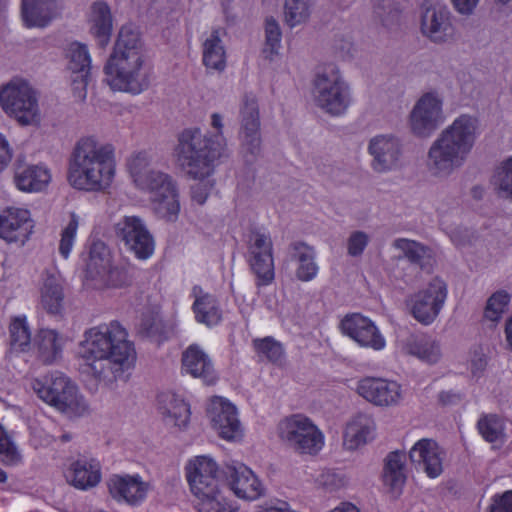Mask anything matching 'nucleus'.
<instances>
[{
    "label": "nucleus",
    "mask_w": 512,
    "mask_h": 512,
    "mask_svg": "<svg viewBox=\"0 0 512 512\" xmlns=\"http://www.w3.org/2000/svg\"><path fill=\"white\" fill-rule=\"evenodd\" d=\"M37 337L39 358L45 364L53 363L62 351V342L58 333L51 329H41Z\"/></svg>",
    "instance_id": "4c0bfd02"
},
{
    "label": "nucleus",
    "mask_w": 512,
    "mask_h": 512,
    "mask_svg": "<svg viewBox=\"0 0 512 512\" xmlns=\"http://www.w3.org/2000/svg\"><path fill=\"white\" fill-rule=\"evenodd\" d=\"M278 435L299 454L314 456L324 447L325 438L313 421L303 414H294L281 420Z\"/></svg>",
    "instance_id": "9d476101"
},
{
    "label": "nucleus",
    "mask_w": 512,
    "mask_h": 512,
    "mask_svg": "<svg viewBox=\"0 0 512 512\" xmlns=\"http://www.w3.org/2000/svg\"><path fill=\"white\" fill-rule=\"evenodd\" d=\"M140 330L150 337L164 338L165 326L158 311H148L143 314Z\"/></svg>",
    "instance_id": "de8ad7c7"
},
{
    "label": "nucleus",
    "mask_w": 512,
    "mask_h": 512,
    "mask_svg": "<svg viewBox=\"0 0 512 512\" xmlns=\"http://www.w3.org/2000/svg\"><path fill=\"white\" fill-rule=\"evenodd\" d=\"M310 13L311 0H285V22L291 28L306 22L310 17Z\"/></svg>",
    "instance_id": "79ce46f5"
},
{
    "label": "nucleus",
    "mask_w": 512,
    "mask_h": 512,
    "mask_svg": "<svg viewBox=\"0 0 512 512\" xmlns=\"http://www.w3.org/2000/svg\"><path fill=\"white\" fill-rule=\"evenodd\" d=\"M213 174H209L205 177H191L192 179L199 180V182L195 183L191 186V199L199 205H203L213 186L214 183L209 179Z\"/></svg>",
    "instance_id": "5fc2aeb1"
},
{
    "label": "nucleus",
    "mask_w": 512,
    "mask_h": 512,
    "mask_svg": "<svg viewBox=\"0 0 512 512\" xmlns=\"http://www.w3.org/2000/svg\"><path fill=\"white\" fill-rule=\"evenodd\" d=\"M104 72L113 90L137 95L149 88L153 71L146 60L140 33L135 27H121Z\"/></svg>",
    "instance_id": "f03ea898"
},
{
    "label": "nucleus",
    "mask_w": 512,
    "mask_h": 512,
    "mask_svg": "<svg viewBox=\"0 0 512 512\" xmlns=\"http://www.w3.org/2000/svg\"><path fill=\"white\" fill-rule=\"evenodd\" d=\"M392 246L401 252L404 256H423L431 253V250L428 246L407 238L395 239L392 243Z\"/></svg>",
    "instance_id": "864d4df0"
},
{
    "label": "nucleus",
    "mask_w": 512,
    "mask_h": 512,
    "mask_svg": "<svg viewBox=\"0 0 512 512\" xmlns=\"http://www.w3.org/2000/svg\"><path fill=\"white\" fill-rule=\"evenodd\" d=\"M491 184L496 194L512 201V157H508L495 168Z\"/></svg>",
    "instance_id": "58836bf2"
},
{
    "label": "nucleus",
    "mask_w": 512,
    "mask_h": 512,
    "mask_svg": "<svg viewBox=\"0 0 512 512\" xmlns=\"http://www.w3.org/2000/svg\"><path fill=\"white\" fill-rule=\"evenodd\" d=\"M292 256H312L315 251L311 246L303 242H294L291 245Z\"/></svg>",
    "instance_id": "69168bd1"
},
{
    "label": "nucleus",
    "mask_w": 512,
    "mask_h": 512,
    "mask_svg": "<svg viewBox=\"0 0 512 512\" xmlns=\"http://www.w3.org/2000/svg\"><path fill=\"white\" fill-rule=\"evenodd\" d=\"M7 481V474L6 472L0 468V485L5 484Z\"/></svg>",
    "instance_id": "774afa93"
},
{
    "label": "nucleus",
    "mask_w": 512,
    "mask_h": 512,
    "mask_svg": "<svg viewBox=\"0 0 512 512\" xmlns=\"http://www.w3.org/2000/svg\"><path fill=\"white\" fill-rule=\"evenodd\" d=\"M66 481L79 490H88L101 481V466L95 460L79 459L70 464L64 472Z\"/></svg>",
    "instance_id": "c756f323"
},
{
    "label": "nucleus",
    "mask_w": 512,
    "mask_h": 512,
    "mask_svg": "<svg viewBox=\"0 0 512 512\" xmlns=\"http://www.w3.org/2000/svg\"><path fill=\"white\" fill-rule=\"evenodd\" d=\"M203 64L207 69L216 71H223L226 67L225 50L218 30H213L203 43Z\"/></svg>",
    "instance_id": "c9c22d12"
},
{
    "label": "nucleus",
    "mask_w": 512,
    "mask_h": 512,
    "mask_svg": "<svg viewBox=\"0 0 512 512\" xmlns=\"http://www.w3.org/2000/svg\"><path fill=\"white\" fill-rule=\"evenodd\" d=\"M90 80V73H72L71 84L74 96L84 101L87 96V85Z\"/></svg>",
    "instance_id": "052dcab7"
},
{
    "label": "nucleus",
    "mask_w": 512,
    "mask_h": 512,
    "mask_svg": "<svg viewBox=\"0 0 512 512\" xmlns=\"http://www.w3.org/2000/svg\"><path fill=\"white\" fill-rule=\"evenodd\" d=\"M315 104L331 116L343 115L352 102L349 84L339 68L329 63L319 67L313 80Z\"/></svg>",
    "instance_id": "1a4fd4ad"
},
{
    "label": "nucleus",
    "mask_w": 512,
    "mask_h": 512,
    "mask_svg": "<svg viewBox=\"0 0 512 512\" xmlns=\"http://www.w3.org/2000/svg\"><path fill=\"white\" fill-rule=\"evenodd\" d=\"M409 458L417 469H421L429 478H437L443 472L445 452L433 439L418 440L409 451Z\"/></svg>",
    "instance_id": "5701e85b"
},
{
    "label": "nucleus",
    "mask_w": 512,
    "mask_h": 512,
    "mask_svg": "<svg viewBox=\"0 0 512 512\" xmlns=\"http://www.w3.org/2000/svg\"><path fill=\"white\" fill-rule=\"evenodd\" d=\"M67 59L71 73H90L91 59L86 45L71 43L67 50Z\"/></svg>",
    "instance_id": "37998d69"
},
{
    "label": "nucleus",
    "mask_w": 512,
    "mask_h": 512,
    "mask_svg": "<svg viewBox=\"0 0 512 512\" xmlns=\"http://www.w3.org/2000/svg\"><path fill=\"white\" fill-rule=\"evenodd\" d=\"M215 133H203L199 128L184 129L177 138L174 155L177 164L188 177L214 174L222 158L229 156L227 140L223 135V117L211 115Z\"/></svg>",
    "instance_id": "7ed1b4c3"
},
{
    "label": "nucleus",
    "mask_w": 512,
    "mask_h": 512,
    "mask_svg": "<svg viewBox=\"0 0 512 512\" xmlns=\"http://www.w3.org/2000/svg\"><path fill=\"white\" fill-rule=\"evenodd\" d=\"M369 242V236L363 231L353 232L348 239V253L358 256L363 253Z\"/></svg>",
    "instance_id": "bf43d9fd"
},
{
    "label": "nucleus",
    "mask_w": 512,
    "mask_h": 512,
    "mask_svg": "<svg viewBox=\"0 0 512 512\" xmlns=\"http://www.w3.org/2000/svg\"><path fill=\"white\" fill-rule=\"evenodd\" d=\"M0 105L11 117L23 125L40 121V109L35 90L24 80L13 79L0 91Z\"/></svg>",
    "instance_id": "9b49d317"
},
{
    "label": "nucleus",
    "mask_w": 512,
    "mask_h": 512,
    "mask_svg": "<svg viewBox=\"0 0 512 512\" xmlns=\"http://www.w3.org/2000/svg\"><path fill=\"white\" fill-rule=\"evenodd\" d=\"M420 30L424 37L435 44L452 40L455 28L449 9L441 3L425 1L422 5Z\"/></svg>",
    "instance_id": "dca6fc26"
},
{
    "label": "nucleus",
    "mask_w": 512,
    "mask_h": 512,
    "mask_svg": "<svg viewBox=\"0 0 512 512\" xmlns=\"http://www.w3.org/2000/svg\"><path fill=\"white\" fill-rule=\"evenodd\" d=\"M489 512H512V490L492 496Z\"/></svg>",
    "instance_id": "4d7b16f0"
},
{
    "label": "nucleus",
    "mask_w": 512,
    "mask_h": 512,
    "mask_svg": "<svg viewBox=\"0 0 512 512\" xmlns=\"http://www.w3.org/2000/svg\"><path fill=\"white\" fill-rule=\"evenodd\" d=\"M478 121L467 114L457 117L432 142L426 166L435 177H448L463 166L477 139Z\"/></svg>",
    "instance_id": "39448f33"
},
{
    "label": "nucleus",
    "mask_w": 512,
    "mask_h": 512,
    "mask_svg": "<svg viewBox=\"0 0 512 512\" xmlns=\"http://www.w3.org/2000/svg\"><path fill=\"white\" fill-rule=\"evenodd\" d=\"M443 121L442 101L433 93L421 96L409 115L410 130L419 138L430 137Z\"/></svg>",
    "instance_id": "2eb2a0df"
},
{
    "label": "nucleus",
    "mask_w": 512,
    "mask_h": 512,
    "mask_svg": "<svg viewBox=\"0 0 512 512\" xmlns=\"http://www.w3.org/2000/svg\"><path fill=\"white\" fill-rule=\"evenodd\" d=\"M31 387L40 399L70 417L83 416L89 411L76 385L60 372L33 379Z\"/></svg>",
    "instance_id": "6e6552de"
},
{
    "label": "nucleus",
    "mask_w": 512,
    "mask_h": 512,
    "mask_svg": "<svg viewBox=\"0 0 512 512\" xmlns=\"http://www.w3.org/2000/svg\"><path fill=\"white\" fill-rule=\"evenodd\" d=\"M253 345L257 353L265 356L269 361L277 362L283 355L282 346L272 337L255 339Z\"/></svg>",
    "instance_id": "603ef678"
},
{
    "label": "nucleus",
    "mask_w": 512,
    "mask_h": 512,
    "mask_svg": "<svg viewBox=\"0 0 512 512\" xmlns=\"http://www.w3.org/2000/svg\"><path fill=\"white\" fill-rule=\"evenodd\" d=\"M190 491L199 500V512H236L237 507L228 500L218 464L210 457L196 456L185 466Z\"/></svg>",
    "instance_id": "0eeeda50"
},
{
    "label": "nucleus",
    "mask_w": 512,
    "mask_h": 512,
    "mask_svg": "<svg viewBox=\"0 0 512 512\" xmlns=\"http://www.w3.org/2000/svg\"><path fill=\"white\" fill-rule=\"evenodd\" d=\"M91 32L98 40L100 47H105L112 32V15L109 6L102 1H96L91 6Z\"/></svg>",
    "instance_id": "72a5a7b5"
},
{
    "label": "nucleus",
    "mask_w": 512,
    "mask_h": 512,
    "mask_svg": "<svg viewBox=\"0 0 512 512\" xmlns=\"http://www.w3.org/2000/svg\"><path fill=\"white\" fill-rule=\"evenodd\" d=\"M505 338L510 349L512 350V315L506 321Z\"/></svg>",
    "instance_id": "338daca9"
},
{
    "label": "nucleus",
    "mask_w": 512,
    "mask_h": 512,
    "mask_svg": "<svg viewBox=\"0 0 512 512\" xmlns=\"http://www.w3.org/2000/svg\"><path fill=\"white\" fill-rule=\"evenodd\" d=\"M64 300L63 285L59 277L48 275L40 288V304L49 314H59Z\"/></svg>",
    "instance_id": "f704fd0d"
},
{
    "label": "nucleus",
    "mask_w": 512,
    "mask_h": 512,
    "mask_svg": "<svg viewBox=\"0 0 512 512\" xmlns=\"http://www.w3.org/2000/svg\"><path fill=\"white\" fill-rule=\"evenodd\" d=\"M130 276L124 265H114L111 258H88L83 271L86 289L118 288L127 285Z\"/></svg>",
    "instance_id": "ddd939ff"
},
{
    "label": "nucleus",
    "mask_w": 512,
    "mask_h": 512,
    "mask_svg": "<svg viewBox=\"0 0 512 512\" xmlns=\"http://www.w3.org/2000/svg\"><path fill=\"white\" fill-rule=\"evenodd\" d=\"M182 370L206 385H214L218 374L210 356L197 344L189 345L182 354Z\"/></svg>",
    "instance_id": "a878e982"
},
{
    "label": "nucleus",
    "mask_w": 512,
    "mask_h": 512,
    "mask_svg": "<svg viewBox=\"0 0 512 512\" xmlns=\"http://www.w3.org/2000/svg\"><path fill=\"white\" fill-rule=\"evenodd\" d=\"M240 140L247 163H253L261 153L259 106L252 96H245L240 110Z\"/></svg>",
    "instance_id": "4468645a"
},
{
    "label": "nucleus",
    "mask_w": 512,
    "mask_h": 512,
    "mask_svg": "<svg viewBox=\"0 0 512 512\" xmlns=\"http://www.w3.org/2000/svg\"><path fill=\"white\" fill-rule=\"evenodd\" d=\"M10 349L25 352L31 346V330L26 316L12 317L8 327Z\"/></svg>",
    "instance_id": "e433bc0d"
},
{
    "label": "nucleus",
    "mask_w": 512,
    "mask_h": 512,
    "mask_svg": "<svg viewBox=\"0 0 512 512\" xmlns=\"http://www.w3.org/2000/svg\"><path fill=\"white\" fill-rule=\"evenodd\" d=\"M340 327L345 335L361 346L374 350H382L385 347V339L375 324L369 318L359 313L345 316L341 321Z\"/></svg>",
    "instance_id": "4be33fe9"
},
{
    "label": "nucleus",
    "mask_w": 512,
    "mask_h": 512,
    "mask_svg": "<svg viewBox=\"0 0 512 512\" xmlns=\"http://www.w3.org/2000/svg\"><path fill=\"white\" fill-rule=\"evenodd\" d=\"M480 0H452L455 9L461 14H471Z\"/></svg>",
    "instance_id": "0e129e2a"
},
{
    "label": "nucleus",
    "mask_w": 512,
    "mask_h": 512,
    "mask_svg": "<svg viewBox=\"0 0 512 512\" xmlns=\"http://www.w3.org/2000/svg\"><path fill=\"white\" fill-rule=\"evenodd\" d=\"M252 256H273V244L269 234L253 230L249 234Z\"/></svg>",
    "instance_id": "09e8293b"
},
{
    "label": "nucleus",
    "mask_w": 512,
    "mask_h": 512,
    "mask_svg": "<svg viewBox=\"0 0 512 512\" xmlns=\"http://www.w3.org/2000/svg\"><path fill=\"white\" fill-rule=\"evenodd\" d=\"M0 461L6 466L22 463V455L6 432L0 427Z\"/></svg>",
    "instance_id": "49530a36"
},
{
    "label": "nucleus",
    "mask_w": 512,
    "mask_h": 512,
    "mask_svg": "<svg viewBox=\"0 0 512 512\" xmlns=\"http://www.w3.org/2000/svg\"><path fill=\"white\" fill-rule=\"evenodd\" d=\"M78 355L85 362L87 372L104 385L123 378L136 361L134 345L128 340L126 329L116 321L85 331Z\"/></svg>",
    "instance_id": "f257e3e1"
},
{
    "label": "nucleus",
    "mask_w": 512,
    "mask_h": 512,
    "mask_svg": "<svg viewBox=\"0 0 512 512\" xmlns=\"http://www.w3.org/2000/svg\"><path fill=\"white\" fill-rule=\"evenodd\" d=\"M32 228L28 210L9 207L0 211V238L6 243L23 246L29 239Z\"/></svg>",
    "instance_id": "412c9836"
},
{
    "label": "nucleus",
    "mask_w": 512,
    "mask_h": 512,
    "mask_svg": "<svg viewBox=\"0 0 512 512\" xmlns=\"http://www.w3.org/2000/svg\"><path fill=\"white\" fill-rule=\"evenodd\" d=\"M78 228V221L75 217V215H72V218L68 225L65 227V229L62 232L60 245H59V251L63 256H67L72 248L74 238L76 235V231Z\"/></svg>",
    "instance_id": "6e6d98bb"
},
{
    "label": "nucleus",
    "mask_w": 512,
    "mask_h": 512,
    "mask_svg": "<svg viewBox=\"0 0 512 512\" xmlns=\"http://www.w3.org/2000/svg\"><path fill=\"white\" fill-rule=\"evenodd\" d=\"M356 392L370 404L377 407H394L403 399L400 383L381 377L366 376L357 382Z\"/></svg>",
    "instance_id": "f3484780"
},
{
    "label": "nucleus",
    "mask_w": 512,
    "mask_h": 512,
    "mask_svg": "<svg viewBox=\"0 0 512 512\" xmlns=\"http://www.w3.org/2000/svg\"><path fill=\"white\" fill-rule=\"evenodd\" d=\"M477 428L487 442H496L505 435L504 421L496 414H483L477 422Z\"/></svg>",
    "instance_id": "ea45409f"
},
{
    "label": "nucleus",
    "mask_w": 512,
    "mask_h": 512,
    "mask_svg": "<svg viewBox=\"0 0 512 512\" xmlns=\"http://www.w3.org/2000/svg\"><path fill=\"white\" fill-rule=\"evenodd\" d=\"M12 159V150L8 141L0 133V172L4 170Z\"/></svg>",
    "instance_id": "e2e57ef3"
},
{
    "label": "nucleus",
    "mask_w": 512,
    "mask_h": 512,
    "mask_svg": "<svg viewBox=\"0 0 512 512\" xmlns=\"http://www.w3.org/2000/svg\"><path fill=\"white\" fill-rule=\"evenodd\" d=\"M208 416L213 429L225 440L233 441L242 437V426L236 407L222 397L211 399Z\"/></svg>",
    "instance_id": "6ab92c4d"
},
{
    "label": "nucleus",
    "mask_w": 512,
    "mask_h": 512,
    "mask_svg": "<svg viewBox=\"0 0 512 512\" xmlns=\"http://www.w3.org/2000/svg\"><path fill=\"white\" fill-rule=\"evenodd\" d=\"M51 179L49 170L41 165L25 164L19 157L14 165V182L19 190L40 191Z\"/></svg>",
    "instance_id": "7c9ffc66"
},
{
    "label": "nucleus",
    "mask_w": 512,
    "mask_h": 512,
    "mask_svg": "<svg viewBox=\"0 0 512 512\" xmlns=\"http://www.w3.org/2000/svg\"><path fill=\"white\" fill-rule=\"evenodd\" d=\"M159 410L165 421L178 428L186 427L190 419L189 405L175 393L162 392L157 397Z\"/></svg>",
    "instance_id": "2f4dec72"
},
{
    "label": "nucleus",
    "mask_w": 512,
    "mask_h": 512,
    "mask_svg": "<svg viewBox=\"0 0 512 512\" xmlns=\"http://www.w3.org/2000/svg\"><path fill=\"white\" fill-rule=\"evenodd\" d=\"M406 460V453L398 450L390 452L385 458L383 482L395 493H400L406 482Z\"/></svg>",
    "instance_id": "473e14b6"
},
{
    "label": "nucleus",
    "mask_w": 512,
    "mask_h": 512,
    "mask_svg": "<svg viewBox=\"0 0 512 512\" xmlns=\"http://www.w3.org/2000/svg\"><path fill=\"white\" fill-rule=\"evenodd\" d=\"M115 170L114 147L91 136L83 137L69 157L67 180L77 190L103 192L111 186Z\"/></svg>",
    "instance_id": "20e7f679"
},
{
    "label": "nucleus",
    "mask_w": 512,
    "mask_h": 512,
    "mask_svg": "<svg viewBox=\"0 0 512 512\" xmlns=\"http://www.w3.org/2000/svg\"><path fill=\"white\" fill-rule=\"evenodd\" d=\"M191 297L194 299L191 309L196 322L207 327H214L222 322L223 311L215 295L205 291L200 285H194Z\"/></svg>",
    "instance_id": "bb28decb"
},
{
    "label": "nucleus",
    "mask_w": 512,
    "mask_h": 512,
    "mask_svg": "<svg viewBox=\"0 0 512 512\" xmlns=\"http://www.w3.org/2000/svg\"><path fill=\"white\" fill-rule=\"evenodd\" d=\"M374 14L386 27H392L400 19V10L394 4L393 0H374Z\"/></svg>",
    "instance_id": "a18cd8bd"
},
{
    "label": "nucleus",
    "mask_w": 512,
    "mask_h": 512,
    "mask_svg": "<svg viewBox=\"0 0 512 512\" xmlns=\"http://www.w3.org/2000/svg\"><path fill=\"white\" fill-rule=\"evenodd\" d=\"M368 153L372 157L371 168L377 173H386L400 166L402 144L393 135H376L369 141Z\"/></svg>",
    "instance_id": "a211bd4d"
},
{
    "label": "nucleus",
    "mask_w": 512,
    "mask_h": 512,
    "mask_svg": "<svg viewBox=\"0 0 512 512\" xmlns=\"http://www.w3.org/2000/svg\"><path fill=\"white\" fill-rule=\"evenodd\" d=\"M110 495L118 502L124 501L130 505L143 502L149 491V483L139 475H112L107 481Z\"/></svg>",
    "instance_id": "393cba45"
},
{
    "label": "nucleus",
    "mask_w": 512,
    "mask_h": 512,
    "mask_svg": "<svg viewBox=\"0 0 512 512\" xmlns=\"http://www.w3.org/2000/svg\"><path fill=\"white\" fill-rule=\"evenodd\" d=\"M89 256H110L111 250L106 242L93 237L89 239Z\"/></svg>",
    "instance_id": "680f3d73"
},
{
    "label": "nucleus",
    "mask_w": 512,
    "mask_h": 512,
    "mask_svg": "<svg viewBox=\"0 0 512 512\" xmlns=\"http://www.w3.org/2000/svg\"><path fill=\"white\" fill-rule=\"evenodd\" d=\"M250 268L257 278V286H267L275 277L273 258H250Z\"/></svg>",
    "instance_id": "c03bdc74"
},
{
    "label": "nucleus",
    "mask_w": 512,
    "mask_h": 512,
    "mask_svg": "<svg viewBox=\"0 0 512 512\" xmlns=\"http://www.w3.org/2000/svg\"><path fill=\"white\" fill-rule=\"evenodd\" d=\"M61 9V0H22L21 16L26 27L44 28Z\"/></svg>",
    "instance_id": "cd10ccee"
},
{
    "label": "nucleus",
    "mask_w": 512,
    "mask_h": 512,
    "mask_svg": "<svg viewBox=\"0 0 512 512\" xmlns=\"http://www.w3.org/2000/svg\"><path fill=\"white\" fill-rule=\"evenodd\" d=\"M127 166L134 184L150 193L157 215L170 222L176 221L180 203L176 183L172 177L151 168V156L145 151L133 154Z\"/></svg>",
    "instance_id": "423d86ee"
},
{
    "label": "nucleus",
    "mask_w": 512,
    "mask_h": 512,
    "mask_svg": "<svg viewBox=\"0 0 512 512\" xmlns=\"http://www.w3.org/2000/svg\"><path fill=\"white\" fill-rule=\"evenodd\" d=\"M318 266L313 258H299V264L296 269V276L299 280L307 282L316 277Z\"/></svg>",
    "instance_id": "13d9d810"
},
{
    "label": "nucleus",
    "mask_w": 512,
    "mask_h": 512,
    "mask_svg": "<svg viewBox=\"0 0 512 512\" xmlns=\"http://www.w3.org/2000/svg\"><path fill=\"white\" fill-rule=\"evenodd\" d=\"M227 480L230 489L240 499L254 501L264 495L265 487L263 483L257 475L244 464L228 466Z\"/></svg>",
    "instance_id": "b1692460"
},
{
    "label": "nucleus",
    "mask_w": 512,
    "mask_h": 512,
    "mask_svg": "<svg viewBox=\"0 0 512 512\" xmlns=\"http://www.w3.org/2000/svg\"><path fill=\"white\" fill-rule=\"evenodd\" d=\"M408 352L411 355L428 363H435L440 358V349L438 344L426 336L415 338L408 344Z\"/></svg>",
    "instance_id": "a19ab883"
},
{
    "label": "nucleus",
    "mask_w": 512,
    "mask_h": 512,
    "mask_svg": "<svg viewBox=\"0 0 512 512\" xmlns=\"http://www.w3.org/2000/svg\"><path fill=\"white\" fill-rule=\"evenodd\" d=\"M281 30L273 18H268L265 25V53H269V57L278 54L281 46Z\"/></svg>",
    "instance_id": "3c124183"
},
{
    "label": "nucleus",
    "mask_w": 512,
    "mask_h": 512,
    "mask_svg": "<svg viewBox=\"0 0 512 512\" xmlns=\"http://www.w3.org/2000/svg\"><path fill=\"white\" fill-rule=\"evenodd\" d=\"M376 423L367 414L354 416L347 424L343 433V446L353 451L374 439Z\"/></svg>",
    "instance_id": "c85d7f7f"
},
{
    "label": "nucleus",
    "mask_w": 512,
    "mask_h": 512,
    "mask_svg": "<svg viewBox=\"0 0 512 512\" xmlns=\"http://www.w3.org/2000/svg\"><path fill=\"white\" fill-rule=\"evenodd\" d=\"M117 234L125 247L136 256H151L153 254L154 238L139 217H125L117 225Z\"/></svg>",
    "instance_id": "aec40b11"
},
{
    "label": "nucleus",
    "mask_w": 512,
    "mask_h": 512,
    "mask_svg": "<svg viewBox=\"0 0 512 512\" xmlns=\"http://www.w3.org/2000/svg\"><path fill=\"white\" fill-rule=\"evenodd\" d=\"M509 294L503 291L494 293L487 301L484 311L485 318L498 321L509 303Z\"/></svg>",
    "instance_id": "8fccbe9b"
},
{
    "label": "nucleus",
    "mask_w": 512,
    "mask_h": 512,
    "mask_svg": "<svg viewBox=\"0 0 512 512\" xmlns=\"http://www.w3.org/2000/svg\"><path fill=\"white\" fill-rule=\"evenodd\" d=\"M447 296L446 282L439 277H434L409 297L407 305L410 313L419 323L429 325L440 314Z\"/></svg>",
    "instance_id": "f8f14e48"
}]
</instances>
